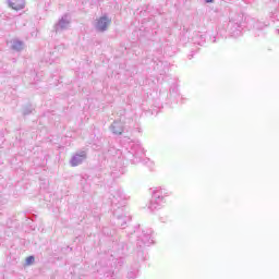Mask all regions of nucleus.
<instances>
[{
    "mask_svg": "<svg viewBox=\"0 0 279 279\" xmlns=\"http://www.w3.org/2000/svg\"><path fill=\"white\" fill-rule=\"evenodd\" d=\"M128 199H130V197H128L123 190L118 189L113 191L111 206L113 215L117 218V226H120V228H125V223L131 219L130 216L124 213V206L128 205Z\"/></svg>",
    "mask_w": 279,
    "mask_h": 279,
    "instance_id": "1",
    "label": "nucleus"
},
{
    "mask_svg": "<svg viewBox=\"0 0 279 279\" xmlns=\"http://www.w3.org/2000/svg\"><path fill=\"white\" fill-rule=\"evenodd\" d=\"M123 158L132 162V165H138L145 158V149L138 142H130L123 154Z\"/></svg>",
    "mask_w": 279,
    "mask_h": 279,
    "instance_id": "2",
    "label": "nucleus"
},
{
    "mask_svg": "<svg viewBox=\"0 0 279 279\" xmlns=\"http://www.w3.org/2000/svg\"><path fill=\"white\" fill-rule=\"evenodd\" d=\"M151 234H154V231L151 229H146V231L142 232V235H140L137 239V243L140 247L142 245H146V246L153 245L154 238H151Z\"/></svg>",
    "mask_w": 279,
    "mask_h": 279,
    "instance_id": "3",
    "label": "nucleus"
},
{
    "mask_svg": "<svg viewBox=\"0 0 279 279\" xmlns=\"http://www.w3.org/2000/svg\"><path fill=\"white\" fill-rule=\"evenodd\" d=\"M87 154L85 150H80L75 153L72 158L70 159L71 167H80L86 160Z\"/></svg>",
    "mask_w": 279,
    "mask_h": 279,
    "instance_id": "4",
    "label": "nucleus"
},
{
    "mask_svg": "<svg viewBox=\"0 0 279 279\" xmlns=\"http://www.w3.org/2000/svg\"><path fill=\"white\" fill-rule=\"evenodd\" d=\"M70 25H71V17L68 14H65L54 25V31L57 33L64 32V29H69Z\"/></svg>",
    "mask_w": 279,
    "mask_h": 279,
    "instance_id": "5",
    "label": "nucleus"
},
{
    "mask_svg": "<svg viewBox=\"0 0 279 279\" xmlns=\"http://www.w3.org/2000/svg\"><path fill=\"white\" fill-rule=\"evenodd\" d=\"M110 23H112V20L104 15L96 21L95 28L97 29V32H106Z\"/></svg>",
    "mask_w": 279,
    "mask_h": 279,
    "instance_id": "6",
    "label": "nucleus"
},
{
    "mask_svg": "<svg viewBox=\"0 0 279 279\" xmlns=\"http://www.w3.org/2000/svg\"><path fill=\"white\" fill-rule=\"evenodd\" d=\"M154 199H157V202H160L161 204H165V197H169V191L166 189L161 187H156L153 191V196Z\"/></svg>",
    "mask_w": 279,
    "mask_h": 279,
    "instance_id": "7",
    "label": "nucleus"
},
{
    "mask_svg": "<svg viewBox=\"0 0 279 279\" xmlns=\"http://www.w3.org/2000/svg\"><path fill=\"white\" fill-rule=\"evenodd\" d=\"M110 130L112 134H116L117 136H120V134H123V122L116 120L110 125Z\"/></svg>",
    "mask_w": 279,
    "mask_h": 279,
    "instance_id": "8",
    "label": "nucleus"
},
{
    "mask_svg": "<svg viewBox=\"0 0 279 279\" xmlns=\"http://www.w3.org/2000/svg\"><path fill=\"white\" fill-rule=\"evenodd\" d=\"M230 25H231V36H233V38H236L238 36H241L243 25H241L239 23L233 24V22H230Z\"/></svg>",
    "mask_w": 279,
    "mask_h": 279,
    "instance_id": "9",
    "label": "nucleus"
},
{
    "mask_svg": "<svg viewBox=\"0 0 279 279\" xmlns=\"http://www.w3.org/2000/svg\"><path fill=\"white\" fill-rule=\"evenodd\" d=\"M9 5L12 10H23L25 8V0H9Z\"/></svg>",
    "mask_w": 279,
    "mask_h": 279,
    "instance_id": "10",
    "label": "nucleus"
},
{
    "mask_svg": "<svg viewBox=\"0 0 279 279\" xmlns=\"http://www.w3.org/2000/svg\"><path fill=\"white\" fill-rule=\"evenodd\" d=\"M192 40L194 45H199V47H203V45L206 44V34L196 33Z\"/></svg>",
    "mask_w": 279,
    "mask_h": 279,
    "instance_id": "11",
    "label": "nucleus"
},
{
    "mask_svg": "<svg viewBox=\"0 0 279 279\" xmlns=\"http://www.w3.org/2000/svg\"><path fill=\"white\" fill-rule=\"evenodd\" d=\"M160 208H162V203L151 197L150 203L148 204V209L150 213H156V210H160Z\"/></svg>",
    "mask_w": 279,
    "mask_h": 279,
    "instance_id": "12",
    "label": "nucleus"
},
{
    "mask_svg": "<svg viewBox=\"0 0 279 279\" xmlns=\"http://www.w3.org/2000/svg\"><path fill=\"white\" fill-rule=\"evenodd\" d=\"M250 27H253V29H263L264 27H267L265 23L256 21V20H248Z\"/></svg>",
    "mask_w": 279,
    "mask_h": 279,
    "instance_id": "13",
    "label": "nucleus"
},
{
    "mask_svg": "<svg viewBox=\"0 0 279 279\" xmlns=\"http://www.w3.org/2000/svg\"><path fill=\"white\" fill-rule=\"evenodd\" d=\"M12 49H14V51H22L23 49V41L15 39L12 43Z\"/></svg>",
    "mask_w": 279,
    "mask_h": 279,
    "instance_id": "14",
    "label": "nucleus"
},
{
    "mask_svg": "<svg viewBox=\"0 0 279 279\" xmlns=\"http://www.w3.org/2000/svg\"><path fill=\"white\" fill-rule=\"evenodd\" d=\"M138 277V269L137 268H132L128 272V278H137Z\"/></svg>",
    "mask_w": 279,
    "mask_h": 279,
    "instance_id": "15",
    "label": "nucleus"
},
{
    "mask_svg": "<svg viewBox=\"0 0 279 279\" xmlns=\"http://www.w3.org/2000/svg\"><path fill=\"white\" fill-rule=\"evenodd\" d=\"M266 3H270L272 8H279V0H267Z\"/></svg>",
    "mask_w": 279,
    "mask_h": 279,
    "instance_id": "16",
    "label": "nucleus"
},
{
    "mask_svg": "<svg viewBox=\"0 0 279 279\" xmlns=\"http://www.w3.org/2000/svg\"><path fill=\"white\" fill-rule=\"evenodd\" d=\"M23 114H24V116L32 114V107H26V108H24Z\"/></svg>",
    "mask_w": 279,
    "mask_h": 279,
    "instance_id": "17",
    "label": "nucleus"
},
{
    "mask_svg": "<svg viewBox=\"0 0 279 279\" xmlns=\"http://www.w3.org/2000/svg\"><path fill=\"white\" fill-rule=\"evenodd\" d=\"M32 263H34V256H28L26 258V265H32Z\"/></svg>",
    "mask_w": 279,
    "mask_h": 279,
    "instance_id": "18",
    "label": "nucleus"
},
{
    "mask_svg": "<svg viewBox=\"0 0 279 279\" xmlns=\"http://www.w3.org/2000/svg\"><path fill=\"white\" fill-rule=\"evenodd\" d=\"M205 1V3H213V1H215V0H204Z\"/></svg>",
    "mask_w": 279,
    "mask_h": 279,
    "instance_id": "19",
    "label": "nucleus"
},
{
    "mask_svg": "<svg viewBox=\"0 0 279 279\" xmlns=\"http://www.w3.org/2000/svg\"><path fill=\"white\" fill-rule=\"evenodd\" d=\"M112 177H113V178H117V175L114 174V172H112Z\"/></svg>",
    "mask_w": 279,
    "mask_h": 279,
    "instance_id": "20",
    "label": "nucleus"
},
{
    "mask_svg": "<svg viewBox=\"0 0 279 279\" xmlns=\"http://www.w3.org/2000/svg\"><path fill=\"white\" fill-rule=\"evenodd\" d=\"M193 58V56L190 57V60Z\"/></svg>",
    "mask_w": 279,
    "mask_h": 279,
    "instance_id": "21",
    "label": "nucleus"
},
{
    "mask_svg": "<svg viewBox=\"0 0 279 279\" xmlns=\"http://www.w3.org/2000/svg\"><path fill=\"white\" fill-rule=\"evenodd\" d=\"M278 34H279V29H277Z\"/></svg>",
    "mask_w": 279,
    "mask_h": 279,
    "instance_id": "22",
    "label": "nucleus"
}]
</instances>
